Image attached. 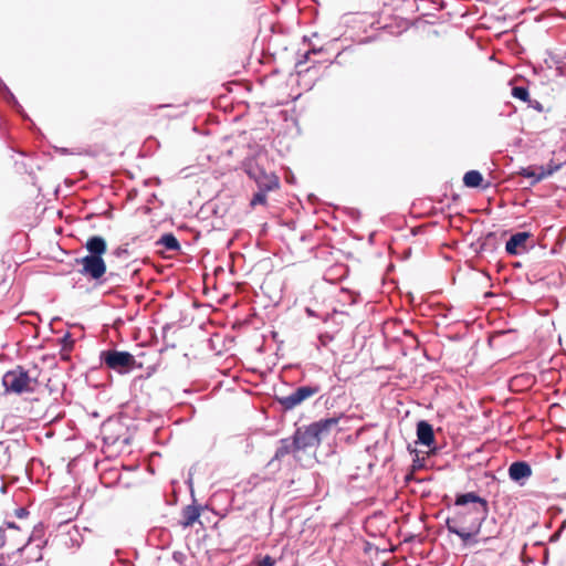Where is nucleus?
Masks as SVG:
<instances>
[{"label": "nucleus", "instance_id": "1", "mask_svg": "<svg viewBox=\"0 0 566 566\" xmlns=\"http://www.w3.org/2000/svg\"><path fill=\"white\" fill-rule=\"evenodd\" d=\"M454 505L461 509L447 518L448 532L459 536L463 545L476 544L475 537L489 516V502L475 492H467L455 495Z\"/></svg>", "mask_w": 566, "mask_h": 566}, {"label": "nucleus", "instance_id": "2", "mask_svg": "<svg viewBox=\"0 0 566 566\" xmlns=\"http://www.w3.org/2000/svg\"><path fill=\"white\" fill-rule=\"evenodd\" d=\"M340 417H331L297 428L294 432L296 449L305 450L316 447L337 427Z\"/></svg>", "mask_w": 566, "mask_h": 566}, {"label": "nucleus", "instance_id": "3", "mask_svg": "<svg viewBox=\"0 0 566 566\" xmlns=\"http://www.w3.org/2000/svg\"><path fill=\"white\" fill-rule=\"evenodd\" d=\"M33 380L29 373L21 366L8 370L2 377V385L7 392L21 395L33 391Z\"/></svg>", "mask_w": 566, "mask_h": 566}, {"label": "nucleus", "instance_id": "4", "mask_svg": "<svg viewBox=\"0 0 566 566\" xmlns=\"http://www.w3.org/2000/svg\"><path fill=\"white\" fill-rule=\"evenodd\" d=\"M101 361L119 374H128L135 368L136 359L128 352L109 349L101 353Z\"/></svg>", "mask_w": 566, "mask_h": 566}, {"label": "nucleus", "instance_id": "5", "mask_svg": "<svg viewBox=\"0 0 566 566\" xmlns=\"http://www.w3.org/2000/svg\"><path fill=\"white\" fill-rule=\"evenodd\" d=\"M322 387L318 384H310L297 387L293 392L287 396L276 397V401L283 410L290 411L302 405L305 400L314 397L321 392Z\"/></svg>", "mask_w": 566, "mask_h": 566}, {"label": "nucleus", "instance_id": "6", "mask_svg": "<svg viewBox=\"0 0 566 566\" xmlns=\"http://www.w3.org/2000/svg\"><path fill=\"white\" fill-rule=\"evenodd\" d=\"M248 175L254 179L259 189H264L265 191H272L280 186L279 178L273 172H266L259 165L249 164L247 168Z\"/></svg>", "mask_w": 566, "mask_h": 566}, {"label": "nucleus", "instance_id": "7", "mask_svg": "<svg viewBox=\"0 0 566 566\" xmlns=\"http://www.w3.org/2000/svg\"><path fill=\"white\" fill-rule=\"evenodd\" d=\"M81 273L93 280H99L106 272V264L102 256L86 255L80 260Z\"/></svg>", "mask_w": 566, "mask_h": 566}, {"label": "nucleus", "instance_id": "8", "mask_svg": "<svg viewBox=\"0 0 566 566\" xmlns=\"http://www.w3.org/2000/svg\"><path fill=\"white\" fill-rule=\"evenodd\" d=\"M530 232H517L511 235L505 243V251L510 255H521L526 253L530 249L527 241L531 239Z\"/></svg>", "mask_w": 566, "mask_h": 566}, {"label": "nucleus", "instance_id": "9", "mask_svg": "<svg viewBox=\"0 0 566 566\" xmlns=\"http://www.w3.org/2000/svg\"><path fill=\"white\" fill-rule=\"evenodd\" d=\"M532 475L531 465L524 461L513 462L509 468V476L512 481L524 484V481Z\"/></svg>", "mask_w": 566, "mask_h": 566}, {"label": "nucleus", "instance_id": "10", "mask_svg": "<svg viewBox=\"0 0 566 566\" xmlns=\"http://www.w3.org/2000/svg\"><path fill=\"white\" fill-rule=\"evenodd\" d=\"M40 532H41V530H38L35 527L33 531V534L29 537L28 543L24 546L17 548V552H23V551L32 549L33 545H34V547L36 548V552L32 556L28 557V560L38 562V560L42 559L41 549L43 546V542L41 541L40 536L38 537V533H40Z\"/></svg>", "mask_w": 566, "mask_h": 566}, {"label": "nucleus", "instance_id": "11", "mask_svg": "<svg viewBox=\"0 0 566 566\" xmlns=\"http://www.w3.org/2000/svg\"><path fill=\"white\" fill-rule=\"evenodd\" d=\"M417 438H418V442L423 446L430 447L433 444L434 432H433L432 426L428 421L421 420L418 422Z\"/></svg>", "mask_w": 566, "mask_h": 566}, {"label": "nucleus", "instance_id": "12", "mask_svg": "<svg viewBox=\"0 0 566 566\" xmlns=\"http://www.w3.org/2000/svg\"><path fill=\"white\" fill-rule=\"evenodd\" d=\"M300 450L301 449H296V439L294 436L292 437V439H281L280 446L276 449L274 457L271 459L269 464L271 465L275 461H280L281 459H283L285 455Z\"/></svg>", "mask_w": 566, "mask_h": 566}, {"label": "nucleus", "instance_id": "13", "mask_svg": "<svg viewBox=\"0 0 566 566\" xmlns=\"http://www.w3.org/2000/svg\"><path fill=\"white\" fill-rule=\"evenodd\" d=\"M180 525L184 528L192 526L200 517V507L196 505H187L181 512Z\"/></svg>", "mask_w": 566, "mask_h": 566}, {"label": "nucleus", "instance_id": "14", "mask_svg": "<svg viewBox=\"0 0 566 566\" xmlns=\"http://www.w3.org/2000/svg\"><path fill=\"white\" fill-rule=\"evenodd\" d=\"M85 248L90 252L88 255L102 256L106 252V241L99 235H94L86 241Z\"/></svg>", "mask_w": 566, "mask_h": 566}, {"label": "nucleus", "instance_id": "15", "mask_svg": "<svg viewBox=\"0 0 566 566\" xmlns=\"http://www.w3.org/2000/svg\"><path fill=\"white\" fill-rule=\"evenodd\" d=\"M18 532L19 527L12 522H7L4 526L0 527V548L4 546L8 539L14 541Z\"/></svg>", "mask_w": 566, "mask_h": 566}, {"label": "nucleus", "instance_id": "16", "mask_svg": "<svg viewBox=\"0 0 566 566\" xmlns=\"http://www.w3.org/2000/svg\"><path fill=\"white\" fill-rule=\"evenodd\" d=\"M157 244L163 245L168 251L180 250V244L172 233H165L157 241Z\"/></svg>", "mask_w": 566, "mask_h": 566}, {"label": "nucleus", "instance_id": "17", "mask_svg": "<svg viewBox=\"0 0 566 566\" xmlns=\"http://www.w3.org/2000/svg\"><path fill=\"white\" fill-rule=\"evenodd\" d=\"M483 181L482 174L478 170H470L463 177V184L469 188H476Z\"/></svg>", "mask_w": 566, "mask_h": 566}, {"label": "nucleus", "instance_id": "18", "mask_svg": "<svg viewBox=\"0 0 566 566\" xmlns=\"http://www.w3.org/2000/svg\"><path fill=\"white\" fill-rule=\"evenodd\" d=\"M10 462L9 444L4 441H0V469L7 467Z\"/></svg>", "mask_w": 566, "mask_h": 566}, {"label": "nucleus", "instance_id": "19", "mask_svg": "<svg viewBox=\"0 0 566 566\" xmlns=\"http://www.w3.org/2000/svg\"><path fill=\"white\" fill-rule=\"evenodd\" d=\"M512 96L525 103L530 102L528 88L525 86H514L512 88Z\"/></svg>", "mask_w": 566, "mask_h": 566}, {"label": "nucleus", "instance_id": "20", "mask_svg": "<svg viewBox=\"0 0 566 566\" xmlns=\"http://www.w3.org/2000/svg\"><path fill=\"white\" fill-rule=\"evenodd\" d=\"M0 86L6 91L7 95H8V102L11 103L13 105V107L20 113V114H23V108L22 106L19 104V102L17 101L15 96L10 92V90L6 86V84L2 83V81L0 80Z\"/></svg>", "mask_w": 566, "mask_h": 566}, {"label": "nucleus", "instance_id": "21", "mask_svg": "<svg viewBox=\"0 0 566 566\" xmlns=\"http://www.w3.org/2000/svg\"><path fill=\"white\" fill-rule=\"evenodd\" d=\"M269 191H265L264 189H259L256 193H254L253 198L251 199V206L256 205H264L266 202V193Z\"/></svg>", "mask_w": 566, "mask_h": 566}, {"label": "nucleus", "instance_id": "22", "mask_svg": "<svg viewBox=\"0 0 566 566\" xmlns=\"http://www.w3.org/2000/svg\"><path fill=\"white\" fill-rule=\"evenodd\" d=\"M73 535H75V536H77V535H78L77 530H74V531H73V533H72V532H69V533H67V538L70 539V543H69V541L65 538V539H64V544H65L66 546H70V545H71V546H76V547H78V546L81 545V543H80V541H78L77 538H74V537H73Z\"/></svg>", "mask_w": 566, "mask_h": 566}, {"label": "nucleus", "instance_id": "23", "mask_svg": "<svg viewBox=\"0 0 566 566\" xmlns=\"http://www.w3.org/2000/svg\"><path fill=\"white\" fill-rule=\"evenodd\" d=\"M254 566H275V559L270 555H265L254 563Z\"/></svg>", "mask_w": 566, "mask_h": 566}, {"label": "nucleus", "instance_id": "24", "mask_svg": "<svg viewBox=\"0 0 566 566\" xmlns=\"http://www.w3.org/2000/svg\"><path fill=\"white\" fill-rule=\"evenodd\" d=\"M29 511L25 507H19L15 510V515L20 518L28 516Z\"/></svg>", "mask_w": 566, "mask_h": 566}, {"label": "nucleus", "instance_id": "25", "mask_svg": "<svg viewBox=\"0 0 566 566\" xmlns=\"http://www.w3.org/2000/svg\"><path fill=\"white\" fill-rule=\"evenodd\" d=\"M527 103H528V106H531V107H533V108H535L537 111H542L543 109V106H542V104L538 101H531L530 99V102H527Z\"/></svg>", "mask_w": 566, "mask_h": 566}, {"label": "nucleus", "instance_id": "26", "mask_svg": "<svg viewBox=\"0 0 566 566\" xmlns=\"http://www.w3.org/2000/svg\"><path fill=\"white\" fill-rule=\"evenodd\" d=\"M497 534H489L488 536L483 537L482 538V542L483 543H486L489 539L493 538V537H496Z\"/></svg>", "mask_w": 566, "mask_h": 566}, {"label": "nucleus", "instance_id": "27", "mask_svg": "<svg viewBox=\"0 0 566 566\" xmlns=\"http://www.w3.org/2000/svg\"><path fill=\"white\" fill-rule=\"evenodd\" d=\"M321 51H322V49L314 48V49L310 50L308 52H310V54H312V53L316 54V53H319Z\"/></svg>", "mask_w": 566, "mask_h": 566}, {"label": "nucleus", "instance_id": "28", "mask_svg": "<svg viewBox=\"0 0 566 566\" xmlns=\"http://www.w3.org/2000/svg\"><path fill=\"white\" fill-rule=\"evenodd\" d=\"M308 56H310V52H306V53L304 54V59H303L302 61H300V63H303V62L307 61V60H308Z\"/></svg>", "mask_w": 566, "mask_h": 566}, {"label": "nucleus", "instance_id": "29", "mask_svg": "<svg viewBox=\"0 0 566 566\" xmlns=\"http://www.w3.org/2000/svg\"><path fill=\"white\" fill-rule=\"evenodd\" d=\"M523 176H525V177H532V176H533V174H532V172H530V171H527V170H524Z\"/></svg>", "mask_w": 566, "mask_h": 566}, {"label": "nucleus", "instance_id": "30", "mask_svg": "<svg viewBox=\"0 0 566 566\" xmlns=\"http://www.w3.org/2000/svg\"><path fill=\"white\" fill-rule=\"evenodd\" d=\"M0 566H7V565L4 564V562H3V556H2V555L0 556Z\"/></svg>", "mask_w": 566, "mask_h": 566}, {"label": "nucleus", "instance_id": "31", "mask_svg": "<svg viewBox=\"0 0 566 566\" xmlns=\"http://www.w3.org/2000/svg\"><path fill=\"white\" fill-rule=\"evenodd\" d=\"M469 523H471V516L468 517V522L463 525V527H468Z\"/></svg>", "mask_w": 566, "mask_h": 566}]
</instances>
